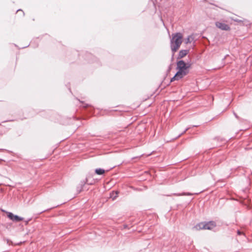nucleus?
<instances>
[{
    "label": "nucleus",
    "instance_id": "6",
    "mask_svg": "<svg viewBox=\"0 0 252 252\" xmlns=\"http://www.w3.org/2000/svg\"><path fill=\"white\" fill-rule=\"evenodd\" d=\"M188 50H182L180 51L178 55V59H181L186 56L189 53Z\"/></svg>",
    "mask_w": 252,
    "mask_h": 252
},
{
    "label": "nucleus",
    "instance_id": "4",
    "mask_svg": "<svg viewBox=\"0 0 252 252\" xmlns=\"http://www.w3.org/2000/svg\"><path fill=\"white\" fill-rule=\"evenodd\" d=\"M7 217L14 222H18L24 220V218L17 215H14L11 212H7Z\"/></svg>",
    "mask_w": 252,
    "mask_h": 252
},
{
    "label": "nucleus",
    "instance_id": "2",
    "mask_svg": "<svg viewBox=\"0 0 252 252\" xmlns=\"http://www.w3.org/2000/svg\"><path fill=\"white\" fill-rule=\"evenodd\" d=\"M183 34L181 32H176L172 34L170 40V47L174 54L180 48L183 42Z\"/></svg>",
    "mask_w": 252,
    "mask_h": 252
},
{
    "label": "nucleus",
    "instance_id": "16",
    "mask_svg": "<svg viewBox=\"0 0 252 252\" xmlns=\"http://www.w3.org/2000/svg\"><path fill=\"white\" fill-rule=\"evenodd\" d=\"M22 11V10H21V9H19V10H17V11L18 12V11Z\"/></svg>",
    "mask_w": 252,
    "mask_h": 252
},
{
    "label": "nucleus",
    "instance_id": "5",
    "mask_svg": "<svg viewBox=\"0 0 252 252\" xmlns=\"http://www.w3.org/2000/svg\"><path fill=\"white\" fill-rule=\"evenodd\" d=\"M215 25L217 28L221 29V30L229 31L230 30V28L228 25L222 22H216L215 23Z\"/></svg>",
    "mask_w": 252,
    "mask_h": 252
},
{
    "label": "nucleus",
    "instance_id": "17",
    "mask_svg": "<svg viewBox=\"0 0 252 252\" xmlns=\"http://www.w3.org/2000/svg\"><path fill=\"white\" fill-rule=\"evenodd\" d=\"M235 21L238 22L239 21L237 20H235Z\"/></svg>",
    "mask_w": 252,
    "mask_h": 252
},
{
    "label": "nucleus",
    "instance_id": "13",
    "mask_svg": "<svg viewBox=\"0 0 252 252\" xmlns=\"http://www.w3.org/2000/svg\"><path fill=\"white\" fill-rule=\"evenodd\" d=\"M189 129V128H186L181 134H183V133H185Z\"/></svg>",
    "mask_w": 252,
    "mask_h": 252
},
{
    "label": "nucleus",
    "instance_id": "10",
    "mask_svg": "<svg viewBox=\"0 0 252 252\" xmlns=\"http://www.w3.org/2000/svg\"><path fill=\"white\" fill-rule=\"evenodd\" d=\"M193 194V193H189V192H183L182 193H174L173 194L174 195H176V196H182V195L189 196V195H191Z\"/></svg>",
    "mask_w": 252,
    "mask_h": 252
},
{
    "label": "nucleus",
    "instance_id": "15",
    "mask_svg": "<svg viewBox=\"0 0 252 252\" xmlns=\"http://www.w3.org/2000/svg\"><path fill=\"white\" fill-rule=\"evenodd\" d=\"M45 210H44V211H42V212H41L40 213V214H41V213H43V212H45Z\"/></svg>",
    "mask_w": 252,
    "mask_h": 252
},
{
    "label": "nucleus",
    "instance_id": "1",
    "mask_svg": "<svg viewBox=\"0 0 252 252\" xmlns=\"http://www.w3.org/2000/svg\"><path fill=\"white\" fill-rule=\"evenodd\" d=\"M189 64H187L183 60H180L177 63V69L178 71L175 75L171 79V82L175 80H179L187 75L189 72Z\"/></svg>",
    "mask_w": 252,
    "mask_h": 252
},
{
    "label": "nucleus",
    "instance_id": "14",
    "mask_svg": "<svg viewBox=\"0 0 252 252\" xmlns=\"http://www.w3.org/2000/svg\"><path fill=\"white\" fill-rule=\"evenodd\" d=\"M241 233H242V232H241L240 230H238V231H237V234H238V235H241Z\"/></svg>",
    "mask_w": 252,
    "mask_h": 252
},
{
    "label": "nucleus",
    "instance_id": "8",
    "mask_svg": "<svg viewBox=\"0 0 252 252\" xmlns=\"http://www.w3.org/2000/svg\"><path fill=\"white\" fill-rule=\"evenodd\" d=\"M105 173V170L101 168H96L95 170V173L101 175Z\"/></svg>",
    "mask_w": 252,
    "mask_h": 252
},
{
    "label": "nucleus",
    "instance_id": "12",
    "mask_svg": "<svg viewBox=\"0 0 252 252\" xmlns=\"http://www.w3.org/2000/svg\"><path fill=\"white\" fill-rule=\"evenodd\" d=\"M233 114L237 119H239V117L238 116V115L235 112H233Z\"/></svg>",
    "mask_w": 252,
    "mask_h": 252
},
{
    "label": "nucleus",
    "instance_id": "3",
    "mask_svg": "<svg viewBox=\"0 0 252 252\" xmlns=\"http://www.w3.org/2000/svg\"><path fill=\"white\" fill-rule=\"evenodd\" d=\"M216 226V223L214 221L208 222H202L197 224L195 227L197 229H208L211 230Z\"/></svg>",
    "mask_w": 252,
    "mask_h": 252
},
{
    "label": "nucleus",
    "instance_id": "11",
    "mask_svg": "<svg viewBox=\"0 0 252 252\" xmlns=\"http://www.w3.org/2000/svg\"><path fill=\"white\" fill-rule=\"evenodd\" d=\"M31 220V219H29V220H26V221H25V224H26V225H27V224L29 223V221H30Z\"/></svg>",
    "mask_w": 252,
    "mask_h": 252
},
{
    "label": "nucleus",
    "instance_id": "9",
    "mask_svg": "<svg viewBox=\"0 0 252 252\" xmlns=\"http://www.w3.org/2000/svg\"><path fill=\"white\" fill-rule=\"evenodd\" d=\"M118 194V192L117 191H116V192L113 191L111 193L110 197L113 200H114L117 197Z\"/></svg>",
    "mask_w": 252,
    "mask_h": 252
},
{
    "label": "nucleus",
    "instance_id": "7",
    "mask_svg": "<svg viewBox=\"0 0 252 252\" xmlns=\"http://www.w3.org/2000/svg\"><path fill=\"white\" fill-rule=\"evenodd\" d=\"M193 40L194 37L193 35H189L188 37L185 39V43L186 44L190 43Z\"/></svg>",
    "mask_w": 252,
    "mask_h": 252
}]
</instances>
